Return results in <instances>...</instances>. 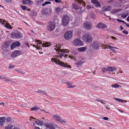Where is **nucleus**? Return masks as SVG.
<instances>
[{
	"instance_id": "5701e85b",
	"label": "nucleus",
	"mask_w": 129,
	"mask_h": 129,
	"mask_svg": "<svg viewBox=\"0 0 129 129\" xmlns=\"http://www.w3.org/2000/svg\"><path fill=\"white\" fill-rule=\"evenodd\" d=\"M10 43L9 41H6L4 42L3 44V46L6 48H8L10 45Z\"/></svg>"
},
{
	"instance_id": "6ab92c4d",
	"label": "nucleus",
	"mask_w": 129,
	"mask_h": 129,
	"mask_svg": "<svg viewBox=\"0 0 129 129\" xmlns=\"http://www.w3.org/2000/svg\"><path fill=\"white\" fill-rule=\"evenodd\" d=\"M91 2L94 4V5L98 7H100L101 6V4L99 2L96 0H91Z\"/></svg>"
},
{
	"instance_id": "bf43d9fd",
	"label": "nucleus",
	"mask_w": 129,
	"mask_h": 129,
	"mask_svg": "<svg viewBox=\"0 0 129 129\" xmlns=\"http://www.w3.org/2000/svg\"><path fill=\"white\" fill-rule=\"evenodd\" d=\"M91 8V7L89 5H88L86 7V8L87 9H90Z\"/></svg>"
},
{
	"instance_id": "f257e3e1",
	"label": "nucleus",
	"mask_w": 129,
	"mask_h": 129,
	"mask_svg": "<svg viewBox=\"0 0 129 129\" xmlns=\"http://www.w3.org/2000/svg\"><path fill=\"white\" fill-rule=\"evenodd\" d=\"M59 45H58L55 46H54V49L57 51V52L58 53H57L58 55H57V57H58L61 58L64 55L65 52L64 49H61L59 48Z\"/></svg>"
},
{
	"instance_id": "9d476101",
	"label": "nucleus",
	"mask_w": 129,
	"mask_h": 129,
	"mask_svg": "<svg viewBox=\"0 0 129 129\" xmlns=\"http://www.w3.org/2000/svg\"><path fill=\"white\" fill-rule=\"evenodd\" d=\"M72 36V33L71 31H68L64 34V37L66 40H68L71 39Z\"/></svg>"
},
{
	"instance_id": "864d4df0",
	"label": "nucleus",
	"mask_w": 129,
	"mask_h": 129,
	"mask_svg": "<svg viewBox=\"0 0 129 129\" xmlns=\"http://www.w3.org/2000/svg\"><path fill=\"white\" fill-rule=\"evenodd\" d=\"M14 66H13V65L12 66V65H10L9 66V68L11 69V68H13L14 67Z\"/></svg>"
},
{
	"instance_id": "5fc2aeb1",
	"label": "nucleus",
	"mask_w": 129,
	"mask_h": 129,
	"mask_svg": "<svg viewBox=\"0 0 129 129\" xmlns=\"http://www.w3.org/2000/svg\"><path fill=\"white\" fill-rule=\"evenodd\" d=\"M68 57L71 59H73L74 58V57L73 56L70 55H68Z\"/></svg>"
},
{
	"instance_id": "f8f14e48",
	"label": "nucleus",
	"mask_w": 129,
	"mask_h": 129,
	"mask_svg": "<svg viewBox=\"0 0 129 129\" xmlns=\"http://www.w3.org/2000/svg\"><path fill=\"white\" fill-rule=\"evenodd\" d=\"M22 53V52L19 51H15L12 52L11 54V56L13 58H15L16 56L21 55Z\"/></svg>"
},
{
	"instance_id": "338daca9",
	"label": "nucleus",
	"mask_w": 129,
	"mask_h": 129,
	"mask_svg": "<svg viewBox=\"0 0 129 129\" xmlns=\"http://www.w3.org/2000/svg\"><path fill=\"white\" fill-rule=\"evenodd\" d=\"M34 129H40V128L39 127L35 126L34 127Z\"/></svg>"
},
{
	"instance_id": "680f3d73",
	"label": "nucleus",
	"mask_w": 129,
	"mask_h": 129,
	"mask_svg": "<svg viewBox=\"0 0 129 129\" xmlns=\"http://www.w3.org/2000/svg\"><path fill=\"white\" fill-rule=\"evenodd\" d=\"M116 20L119 22H121L122 20L119 19H117Z\"/></svg>"
},
{
	"instance_id": "13d9d810",
	"label": "nucleus",
	"mask_w": 129,
	"mask_h": 129,
	"mask_svg": "<svg viewBox=\"0 0 129 129\" xmlns=\"http://www.w3.org/2000/svg\"><path fill=\"white\" fill-rule=\"evenodd\" d=\"M72 53L75 55H76L77 54V52L76 51H74Z\"/></svg>"
},
{
	"instance_id": "c03bdc74",
	"label": "nucleus",
	"mask_w": 129,
	"mask_h": 129,
	"mask_svg": "<svg viewBox=\"0 0 129 129\" xmlns=\"http://www.w3.org/2000/svg\"><path fill=\"white\" fill-rule=\"evenodd\" d=\"M50 3L51 2H46L42 4V6H44L47 4H50Z\"/></svg>"
},
{
	"instance_id": "e433bc0d",
	"label": "nucleus",
	"mask_w": 129,
	"mask_h": 129,
	"mask_svg": "<svg viewBox=\"0 0 129 129\" xmlns=\"http://www.w3.org/2000/svg\"><path fill=\"white\" fill-rule=\"evenodd\" d=\"M3 80L6 82H8L10 81L11 82V80L10 78L7 77H4Z\"/></svg>"
},
{
	"instance_id": "774afa93",
	"label": "nucleus",
	"mask_w": 129,
	"mask_h": 129,
	"mask_svg": "<svg viewBox=\"0 0 129 129\" xmlns=\"http://www.w3.org/2000/svg\"><path fill=\"white\" fill-rule=\"evenodd\" d=\"M111 38L113 39H114V40H115L116 39V38L114 37L113 36H112L111 37Z\"/></svg>"
},
{
	"instance_id": "4d7b16f0",
	"label": "nucleus",
	"mask_w": 129,
	"mask_h": 129,
	"mask_svg": "<svg viewBox=\"0 0 129 129\" xmlns=\"http://www.w3.org/2000/svg\"><path fill=\"white\" fill-rule=\"evenodd\" d=\"M26 10L28 11H29L30 10L29 9H28V8L27 7L25 6V10Z\"/></svg>"
},
{
	"instance_id": "f3484780",
	"label": "nucleus",
	"mask_w": 129,
	"mask_h": 129,
	"mask_svg": "<svg viewBox=\"0 0 129 129\" xmlns=\"http://www.w3.org/2000/svg\"><path fill=\"white\" fill-rule=\"evenodd\" d=\"M106 46H107V47L108 48H109L112 52H113L114 53H116V52L115 51V50L114 49V48L117 49H119V48H118L117 47H112L109 45H106Z\"/></svg>"
},
{
	"instance_id": "6e6552de",
	"label": "nucleus",
	"mask_w": 129,
	"mask_h": 129,
	"mask_svg": "<svg viewBox=\"0 0 129 129\" xmlns=\"http://www.w3.org/2000/svg\"><path fill=\"white\" fill-rule=\"evenodd\" d=\"M52 117L55 120L60 122L61 123L64 124L66 123L65 121L61 119V117L59 115L55 114L52 116Z\"/></svg>"
},
{
	"instance_id": "aec40b11",
	"label": "nucleus",
	"mask_w": 129,
	"mask_h": 129,
	"mask_svg": "<svg viewBox=\"0 0 129 129\" xmlns=\"http://www.w3.org/2000/svg\"><path fill=\"white\" fill-rule=\"evenodd\" d=\"M116 69V68L114 67L109 66L107 68V71L113 72L115 71Z\"/></svg>"
},
{
	"instance_id": "052dcab7",
	"label": "nucleus",
	"mask_w": 129,
	"mask_h": 129,
	"mask_svg": "<svg viewBox=\"0 0 129 129\" xmlns=\"http://www.w3.org/2000/svg\"><path fill=\"white\" fill-rule=\"evenodd\" d=\"M31 118L36 119L35 118H34L33 116H31L30 117V118L29 119V120H31Z\"/></svg>"
},
{
	"instance_id": "393cba45",
	"label": "nucleus",
	"mask_w": 129,
	"mask_h": 129,
	"mask_svg": "<svg viewBox=\"0 0 129 129\" xmlns=\"http://www.w3.org/2000/svg\"><path fill=\"white\" fill-rule=\"evenodd\" d=\"M44 125L47 128L51 129H54V127L51 124L46 123L44 124Z\"/></svg>"
},
{
	"instance_id": "603ef678",
	"label": "nucleus",
	"mask_w": 129,
	"mask_h": 129,
	"mask_svg": "<svg viewBox=\"0 0 129 129\" xmlns=\"http://www.w3.org/2000/svg\"><path fill=\"white\" fill-rule=\"evenodd\" d=\"M103 119L105 120H108L109 119V118L107 117H104Z\"/></svg>"
},
{
	"instance_id": "69168bd1",
	"label": "nucleus",
	"mask_w": 129,
	"mask_h": 129,
	"mask_svg": "<svg viewBox=\"0 0 129 129\" xmlns=\"http://www.w3.org/2000/svg\"><path fill=\"white\" fill-rule=\"evenodd\" d=\"M121 22L123 23L124 24H125L126 26V24H128L127 23H126L124 21H123V20H122Z\"/></svg>"
},
{
	"instance_id": "9b49d317",
	"label": "nucleus",
	"mask_w": 129,
	"mask_h": 129,
	"mask_svg": "<svg viewBox=\"0 0 129 129\" xmlns=\"http://www.w3.org/2000/svg\"><path fill=\"white\" fill-rule=\"evenodd\" d=\"M83 25V27L86 29H90L92 28V26L91 24L87 21L84 22Z\"/></svg>"
},
{
	"instance_id": "a211bd4d",
	"label": "nucleus",
	"mask_w": 129,
	"mask_h": 129,
	"mask_svg": "<svg viewBox=\"0 0 129 129\" xmlns=\"http://www.w3.org/2000/svg\"><path fill=\"white\" fill-rule=\"evenodd\" d=\"M85 62L84 58H82L76 63V64L77 66H80L83 64Z\"/></svg>"
},
{
	"instance_id": "c85d7f7f",
	"label": "nucleus",
	"mask_w": 129,
	"mask_h": 129,
	"mask_svg": "<svg viewBox=\"0 0 129 129\" xmlns=\"http://www.w3.org/2000/svg\"><path fill=\"white\" fill-rule=\"evenodd\" d=\"M67 84V87L68 88H75V86L73 85L72 84L70 83L69 82H67L66 83Z\"/></svg>"
},
{
	"instance_id": "09e8293b",
	"label": "nucleus",
	"mask_w": 129,
	"mask_h": 129,
	"mask_svg": "<svg viewBox=\"0 0 129 129\" xmlns=\"http://www.w3.org/2000/svg\"><path fill=\"white\" fill-rule=\"evenodd\" d=\"M38 3H43L44 1V0H38Z\"/></svg>"
},
{
	"instance_id": "ea45409f",
	"label": "nucleus",
	"mask_w": 129,
	"mask_h": 129,
	"mask_svg": "<svg viewBox=\"0 0 129 129\" xmlns=\"http://www.w3.org/2000/svg\"><path fill=\"white\" fill-rule=\"evenodd\" d=\"M128 15L127 13H124V14H122L121 15V17L123 18H125Z\"/></svg>"
},
{
	"instance_id": "49530a36",
	"label": "nucleus",
	"mask_w": 129,
	"mask_h": 129,
	"mask_svg": "<svg viewBox=\"0 0 129 129\" xmlns=\"http://www.w3.org/2000/svg\"><path fill=\"white\" fill-rule=\"evenodd\" d=\"M123 33V34H125L126 35H127L128 33V32L125 30H123L122 31Z\"/></svg>"
},
{
	"instance_id": "f704fd0d",
	"label": "nucleus",
	"mask_w": 129,
	"mask_h": 129,
	"mask_svg": "<svg viewBox=\"0 0 129 129\" xmlns=\"http://www.w3.org/2000/svg\"><path fill=\"white\" fill-rule=\"evenodd\" d=\"M111 86L113 88H120V86L117 84H116L114 85H111Z\"/></svg>"
},
{
	"instance_id": "2eb2a0df",
	"label": "nucleus",
	"mask_w": 129,
	"mask_h": 129,
	"mask_svg": "<svg viewBox=\"0 0 129 129\" xmlns=\"http://www.w3.org/2000/svg\"><path fill=\"white\" fill-rule=\"evenodd\" d=\"M72 7L73 8L76 10H77L79 9V12L81 13L83 11V10H82L81 9V8L78 6L77 5L75 4H72Z\"/></svg>"
},
{
	"instance_id": "c756f323",
	"label": "nucleus",
	"mask_w": 129,
	"mask_h": 129,
	"mask_svg": "<svg viewBox=\"0 0 129 129\" xmlns=\"http://www.w3.org/2000/svg\"><path fill=\"white\" fill-rule=\"evenodd\" d=\"M4 22L5 23L4 24L6 27L10 29L11 28V26L7 21H5Z\"/></svg>"
},
{
	"instance_id": "a18cd8bd",
	"label": "nucleus",
	"mask_w": 129,
	"mask_h": 129,
	"mask_svg": "<svg viewBox=\"0 0 129 129\" xmlns=\"http://www.w3.org/2000/svg\"><path fill=\"white\" fill-rule=\"evenodd\" d=\"M15 70L21 74H23V73L20 70Z\"/></svg>"
},
{
	"instance_id": "a878e982",
	"label": "nucleus",
	"mask_w": 129,
	"mask_h": 129,
	"mask_svg": "<svg viewBox=\"0 0 129 129\" xmlns=\"http://www.w3.org/2000/svg\"><path fill=\"white\" fill-rule=\"evenodd\" d=\"M5 117H0V125L2 126L3 125V123L5 121Z\"/></svg>"
},
{
	"instance_id": "dca6fc26",
	"label": "nucleus",
	"mask_w": 129,
	"mask_h": 129,
	"mask_svg": "<svg viewBox=\"0 0 129 129\" xmlns=\"http://www.w3.org/2000/svg\"><path fill=\"white\" fill-rule=\"evenodd\" d=\"M96 27L100 28H106L107 27L106 25L103 23L100 22L96 26Z\"/></svg>"
},
{
	"instance_id": "37998d69",
	"label": "nucleus",
	"mask_w": 129,
	"mask_h": 129,
	"mask_svg": "<svg viewBox=\"0 0 129 129\" xmlns=\"http://www.w3.org/2000/svg\"><path fill=\"white\" fill-rule=\"evenodd\" d=\"M39 109L38 108H37L36 107H34L32 108L30 110L31 111H33L36 110H38Z\"/></svg>"
},
{
	"instance_id": "4c0bfd02",
	"label": "nucleus",
	"mask_w": 129,
	"mask_h": 129,
	"mask_svg": "<svg viewBox=\"0 0 129 129\" xmlns=\"http://www.w3.org/2000/svg\"><path fill=\"white\" fill-rule=\"evenodd\" d=\"M102 73H105L106 71H107V68H106L104 67H103L102 68Z\"/></svg>"
},
{
	"instance_id": "f03ea898",
	"label": "nucleus",
	"mask_w": 129,
	"mask_h": 129,
	"mask_svg": "<svg viewBox=\"0 0 129 129\" xmlns=\"http://www.w3.org/2000/svg\"><path fill=\"white\" fill-rule=\"evenodd\" d=\"M51 61L53 62H55V63L59 64L60 66L66 68H71V66L67 64L66 63H64L61 61H60L59 60H58L57 58L56 59L52 58L51 59Z\"/></svg>"
},
{
	"instance_id": "0eeeda50",
	"label": "nucleus",
	"mask_w": 129,
	"mask_h": 129,
	"mask_svg": "<svg viewBox=\"0 0 129 129\" xmlns=\"http://www.w3.org/2000/svg\"><path fill=\"white\" fill-rule=\"evenodd\" d=\"M22 34L19 31L16 30L12 33V36L13 38L19 39L22 37Z\"/></svg>"
},
{
	"instance_id": "de8ad7c7",
	"label": "nucleus",
	"mask_w": 129,
	"mask_h": 129,
	"mask_svg": "<svg viewBox=\"0 0 129 129\" xmlns=\"http://www.w3.org/2000/svg\"><path fill=\"white\" fill-rule=\"evenodd\" d=\"M11 119L10 117H7V120L8 121H10L11 120Z\"/></svg>"
},
{
	"instance_id": "cd10ccee",
	"label": "nucleus",
	"mask_w": 129,
	"mask_h": 129,
	"mask_svg": "<svg viewBox=\"0 0 129 129\" xmlns=\"http://www.w3.org/2000/svg\"><path fill=\"white\" fill-rule=\"evenodd\" d=\"M75 1L78 4H82L83 6H85V3L83 2L82 0H76Z\"/></svg>"
},
{
	"instance_id": "79ce46f5",
	"label": "nucleus",
	"mask_w": 129,
	"mask_h": 129,
	"mask_svg": "<svg viewBox=\"0 0 129 129\" xmlns=\"http://www.w3.org/2000/svg\"><path fill=\"white\" fill-rule=\"evenodd\" d=\"M55 10L57 13H59L61 10V9L60 8L58 7L55 9Z\"/></svg>"
},
{
	"instance_id": "2f4dec72",
	"label": "nucleus",
	"mask_w": 129,
	"mask_h": 129,
	"mask_svg": "<svg viewBox=\"0 0 129 129\" xmlns=\"http://www.w3.org/2000/svg\"><path fill=\"white\" fill-rule=\"evenodd\" d=\"M26 3L29 5H31L33 4V2L30 0H26L25 1V4Z\"/></svg>"
},
{
	"instance_id": "7ed1b4c3",
	"label": "nucleus",
	"mask_w": 129,
	"mask_h": 129,
	"mask_svg": "<svg viewBox=\"0 0 129 129\" xmlns=\"http://www.w3.org/2000/svg\"><path fill=\"white\" fill-rule=\"evenodd\" d=\"M82 39L84 42L89 43L92 41V39L90 35L86 34L83 35Z\"/></svg>"
},
{
	"instance_id": "0e129e2a",
	"label": "nucleus",
	"mask_w": 129,
	"mask_h": 129,
	"mask_svg": "<svg viewBox=\"0 0 129 129\" xmlns=\"http://www.w3.org/2000/svg\"><path fill=\"white\" fill-rule=\"evenodd\" d=\"M0 104L2 105H3V106H4V103L2 102H1L0 101Z\"/></svg>"
},
{
	"instance_id": "423d86ee",
	"label": "nucleus",
	"mask_w": 129,
	"mask_h": 129,
	"mask_svg": "<svg viewBox=\"0 0 129 129\" xmlns=\"http://www.w3.org/2000/svg\"><path fill=\"white\" fill-rule=\"evenodd\" d=\"M55 23L52 21L49 22L48 23L47 30L49 31H52L54 30L55 27Z\"/></svg>"
},
{
	"instance_id": "4468645a",
	"label": "nucleus",
	"mask_w": 129,
	"mask_h": 129,
	"mask_svg": "<svg viewBox=\"0 0 129 129\" xmlns=\"http://www.w3.org/2000/svg\"><path fill=\"white\" fill-rule=\"evenodd\" d=\"M20 45V43L18 41H16L13 43L10 46L11 49L14 48L16 47H19Z\"/></svg>"
},
{
	"instance_id": "58836bf2",
	"label": "nucleus",
	"mask_w": 129,
	"mask_h": 129,
	"mask_svg": "<svg viewBox=\"0 0 129 129\" xmlns=\"http://www.w3.org/2000/svg\"><path fill=\"white\" fill-rule=\"evenodd\" d=\"M13 125H9L6 127L5 129H13Z\"/></svg>"
},
{
	"instance_id": "bb28decb",
	"label": "nucleus",
	"mask_w": 129,
	"mask_h": 129,
	"mask_svg": "<svg viewBox=\"0 0 129 129\" xmlns=\"http://www.w3.org/2000/svg\"><path fill=\"white\" fill-rule=\"evenodd\" d=\"M111 9V7L110 6H108L107 7L105 8V7H104L102 8V10L104 12L106 11H109Z\"/></svg>"
},
{
	"instance_id": "20e7f679",
	"label": "nucleus",
	"mask_w": 129,
	"mask_h": 129,
	"mask_svg": "<svg viewBox=\"0 0 129 129\" xmlns=\"http://www.w3.org/2000/svg\"><path fill=\"white\" fill-rule=\"evenodd\" d=\"M72 44L75 46H82L84 44V43L81 40L78 39H76L73 41Z\"/></svg>"
},
{
	"instance_id": "412c9836",
	"label": "nucleus",
	"mask_w": 129,
	"mask_h": 129,
	"mask_svg": "<svg viewBox=\"0 0 129 129\" xmlns=\"http://www.w3.org/2000/svg\"><path fill=\"white\" fill-rule=\"evenodd\" d=\"M87 49L86 47H84L78 48L77 50L79 52H82L85 51Z\"/></svg>"
},
{
	"instance_id": "a19ab883",
	"label": "nucleus",
	"mask_w": 129,
	"mask_h": 129,
	"mask_svg": "<svg viewBox=\"0 0 129 129\" xmlns=\"http://www.w3.org/2000/svg\"><path fill=\"white\" fill-rule=\"evenodd\" d=\"M3 54L5 55H8V50L7 49L4 50V51L3 52Z\"/></svg>"
},
{
	"instance_id": "8fccbe9b",
	"label": "nucleus",
	"mask_w": 129,
	"mask_h": 129,
	"mask_svg": "<svg viewBox=\"0 0 129 129\" xmlns=\"http://www.w3.org/2000/svg\"><path fill=\"white\" fill-rule=\"evenodd\" d=\"M54 1L56 3H60L61 2V1L60 0H54Z\"/></svg>"
},
{
	"instance_id": "4be33fe9",
	"label": "nucleus",
	"mask_w": 129,
	"mask_h": 129,
	"mask_svg": "<svg viewBox=\"0 0 129 129\" xmlns=\"http://www.w3.org/2000/svg\"><path fill=\"white\" fill-rule=\"evenodd\" d=\"M42 46L43 47H48L49 46H50L51 45L50 43L49 42H43L42 43Z\"/></svg>"
},
{
	"instance_id": "72a5a7b5",
	"label": "nucleus",
	"mask_w": 129,
	"mask_h": 129,
	"mask_svg": "<svg viewBox=\"0 0 129 129\" xmlns=\"http://www.w3.org/2000/svg\"><path fill=\"white\" fill-rule=\"evenodd\" d=\"M42 43H39L37 44V46H35L34 45H33V46L34 47H35L36 48H37V49H39V48L40 47V45H42Z\"/></svg>"
},
{
	"instance_id": "b1692460",
	"label": "nucleus",
	"mask_w": 129,
	"mask_h": 129,
	"mask_svg": "<svg viewBox=\"0 0 129 129\" xmlns=\"http://www.w3.org/2000/svg\"><path fill=\"white\" fill-rule=\"evenodd\" d=\"M35 123L38 126H42L43 124V121L40 120H37L35 121Z\"/></svg>"
},
{
	"instance_id": "7c9ffc66",
	"label": "nucleus",
	"mask_w": 129,
	"mask_h": 129,
	"mask_svg": "<svg viewBox=\"0 0 129 129\" xmlns=\"http://www.w3.org/2000/svg\"><path fill=\"white\" fill-rule=\"evenodd\" d=\"M121 9H116L112 10L111 11L114 14L121 11Z\"/></svg>"
},
{
	"instance_id": "473e14b6",
	"label": "nucleus",
	"mask_w": 129,
	"mask_h": 129,
	"mask_svg": "<svg viewBox=\"0 0 129 129\" xmlns=\"http://www.w3.org/2000/svg\"><path fill=\"white\" fill-rule=\"evenodd\" d=\"M35 92L44 94H46V93L45 91L42 90H38V91H35Z\"/></svg>"
},
{
	"instance_id": "6e6d98bb",
	"label": "nucleus",
	"mask_w": 129,
	"mask_h": 129,
	"mask_svg": "<svg viewBox=\"0 0 129 129\" xmlns=\"http://www.w3.org/2000/svg\"><path fill=\"white\" fill-rule=\"evenodd\" d=\"M96 100L98 102H101L102 103H103V101L101 100H100L98 99H96L95 100Z\"/></svg>"
},
{
	"instance_id": "39448f33",
	"label": "nucleus",
	"mask_w": 129,
	"mask_h": 129,
	"mask_svg": "<svg viewBox=\"0 0 129 129\" xmlns=\"http://www.w3.org/2000/svg\"><path fill=\"white\" fill-rule=\"evenodd\" d=\"M69 17L67 15H63L62 18V24L63 26L67 25L69 22Z\"/></svg>"
},
{
	"instance_id": "e2e57ef3",
	"label": "nucleus",
	"mask_w": 129,
	"mask_h": 129,
	"mask_svg": "<svg viewBox=\"0 0 129 129\" xmlns=\"http://www.w3.org/2000/svg\"><path fill=\"white\" fill-rule=\"evenodd\" d=\"M4 77H5L1 75H0V78L1 79H3V80L4 78Z\"/></svg>"
},
{
	"instance_id": "3c124183",
	"label": "nucleus",
	"mask_w": 129,
	"mask_h": 129,
	"mask_svg": "<svg viewBox=\"0 0 129 129\" xmlns=\"http://www.w3.org/2000/svg\"><path fill=\"white\" fill-rule=\"evenodd\" d=\"M2 20H1V22L2 23V24H4V23H5L4 22L5 21V20H4L2 19Z\"/></svg>"
},
{
	"instance_id": "c9c22d12",
	"label": "nucleus",
	"mask_w": 129,
	"mask_h": 129,
	"mask_svg": "<svg viewBox=\"0 0 129 129\" xmlns=\"http://www.w3.org/2000/svg\"><path fill=\"white\" fill-rule=\"evenodd\" d=\"M114 99L118 101L119 102H126V100H122L121 99L118 98H114Z\"/></svg>"
},
{
	"instance_id": "ddd939ff",
	"label": "nucleus",
	"mask_w": 129,
	"mask_h": 129,
	"mask_svg": "<svg viewBox=\"0 0 129 129\" xmlns=\"http://www.w3.org/2000/svg\"><path fill=\"white\" fill-rule=\"evenodd\" d=\"M92 47L96 50L98 49L100 46V43L97 41H93L91 44Z\"/></svg>"
},
{
	"instance_id": "1a4fd4ad",
	"label": "nucleus",
	"mask_w": 129,
	"mask_h": 129,
	"mask_svg": "<svg viewBox=\"0 0 129 129\" xmlns=\"http://www.w3.org/2000/svg\"><path fill=\"white\" fill-rule=\"evenodd\" d=\"M52 9L51 8H46L44 9L41 12L42 14L45 16L49 15L51 13Z\"/></svg>"
}]
</instances>
